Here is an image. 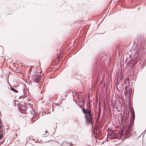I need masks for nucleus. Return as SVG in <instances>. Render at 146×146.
<instances>
[{"mask_svg":"<svg viewBox=\"0 0 146 146\" xmlns=\"http://www.w3.org/2000/svg\"><path fill=\"white\" fill-rule=\"evenodd\" d=\"M82 111L85 115L84 117L86 120V122L88 123H90L92 124L94 121H92V115L91 110L90 109L88 108L85 110L82 109Z\"/></svg>","mask_w":146,"mask_h":146,"instance_id":"1","label":"nucleus"},{"mask_svg":"<svg viewBox=\"0 0 146 146\" xmlns=\"http://www.w3.org/2000/svg\"><path fill=\"white\" fill-rule=\"evenodd\" d=\"M41 76L39 75L35 76L32 77V80L36 83H39L41 81Z\"/></svg>","mask_w":146,"mask_h":146,"instance_id":"2","label":"nucleus"},{"mask_svg":"<svg viewBox=\"0 0 146 146\" xmlns=\"http://www.w3.org/2000/svg\"><path fill=\"white\" fill-rule=\"evenodd\" d=\"M125 92L126 94H131L132 92V90L131 88H129L127 86L125 87Z\"/></svg>","mask_w":146,"mask_h":146,"instance_id":"3","label":"nucleus"},{"mask_svg":"<svg viewBox=\"0 0 146 146\" xmlns=\"http://www.w3.org/2000/svg\"><path fill=\"white\" fill-rule=\"evenodd\" d=\"M3 125L2 122L0 119V130L3 131Z\"/></svg>","mask_w":146,"mask_h":146,"instance_id":"4","label":"nucleus"},{"mask_svg":"<svg viewBox=\"0 0 146 146\" xmlns=\"http://www.w3.org/2000/svg\"><path fill=\"white\" fill-rule=\"evenodd\" d=\"M10 88H11V90L12 91H13V92H15V93H18V91L14 89V88H12V87H11Z\"/></svg>","mask_w":146,"mask_h":146,"instance_id":"5","label":"nucleus"},{"mask_svg":"<svg viewBox=\"0 0 146 146\" xmlns=\"http://www.w3.org/2000/svg\"><path fill=\"white\" fill-rule=\"evenodd\" d=\"M48 135L49 133L47 131H46L43 134V135L45 136H47Z\"/></svg>","mask_w":146,"mask_h":146,"instance_id":"6","label":"nucleus"},{"mask_svg":"<svg viewBox=\"0 0 146 146\" xmlns=\"http://www.w3.org/2000/svg\"><path fill=\"white\" fill-rule=\"evenodd\" d=\"M2 131L0 130V139L2 137L3 135L2 133Z\"/></svg>","mask_w":146,"mask_h":146,"instance_id":"7","label":"nucleus"},{"mask_svg":"<svg viewBox=\"0 0 146 146\" xmlns=\"http://www.w3.org/2000/svg\"><path fill=\"white\" fill-rule=\"evenodd\" d=\"M130 128L129 127H128L127 128V132H129V129H130Z\"/></svg>","mask_w":146,"mask_h":146,"instance_id":"8","label":"nucleus"},{"mask_svg":"<svg viewBox=\"0 0 146 146\" xmlns=\"http://www.w3.org/2000/svg\"><path fill=\"white\" fill-rule=\"evenodd\" d=\"M83 21H78V22H83Z\"/></svg>","mask_w":146,"mask_h":146,"instance_id":"9","label":"nucleus"},{"mask_svg":"<svg viewBox=\"0 0 146 146\" xmlns=\"http://www.w3.org/2000/svg\"><path fill=\"white\" fill-rule=\"evenodd\" d=\"M133 117H135V114H134V113H133Z\"/></svg>","mask_w":146,"mask_h":146,"instance_id":"10","label":"nucleus"},{"mask_svg":"<svg viewBox=\"0 0 146 146\" xmlns=\"http://www.w3.org/2000/svg\"><path fill=\"white\" fill-rule=\"evenodd\" d=\"M126 146H130V145H127Z\"/></svg>","mask_w":146,"mask_h":146,"instance_id":"11","label":"nucleus"}]
</instances>
